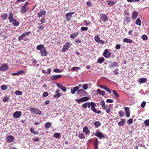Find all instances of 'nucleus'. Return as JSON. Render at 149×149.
I'll list each match as a JSON object with an SVG mask.
<instances>
[{
    "mask_svg": "<svg viewBox=\"0 0 149 149\" xmlns=\"http://www.w3.org/2000/svg\"><path fill=\"white\" fill-rule=\"evenodd\" d=\"M77 94L80 96H82L87 95V93L83 89H81L77 91Z\"/></svg>",
    "mask_w": 149,
    "mask_h": 149,
    "instance_id": "1",
    "label": "nucleus"
},
{
    "mask_svg": "<svg viewBox=\"0 0 149 149\" xmlns=\"http://www.w3.org/2000/svg\"><path fill=\"white\" fill-rule=\"evenodd\" d=\"M29 110L31 112L40 115L42 113L41 111L37 108H34L31 107L29 108Z\"/></svg>",
    "mask_w": 149,
    "mask_h": 149,
    "instance_id": "2",
    "label": "nucleus"
},
{
    "mask_svg": "<svg viewBox=\"0 0 149 149\" xmlns=\"http://www.w3.org/2000/svg\"><path fill=\"white\" fill-rule=\"evenodd\" d=\"M96 132V133L95 134V136L98 137L99 139H101L102 138H104L105 137L104 134L101 132L99 130H97Z\"/></svg>",
    "mask_w": 149,
    "mask_h": 149,
    "instance_id": "3",
    "label": "nucleus"
},
{
    "mask_svg": "<svg viewBox=\"0 0 149 149\" xmlns=\"http://www.w3.org/2000/svg\"><path fill=\"white\" fill-rule=\"evenodd\" d=\"M89 100V98L88 97H85L77 99L76 100V101L79 104L80 102H86L88 100Z\"/></svg>",
    "mask_w": 149,
    "mask_h": 149,
    "instance_id": "4",
    "label": "nucleus"
},
{
    "mask_svg": "<svg viewBox=\"0 0 149 149\" xmlns=\"http://www.w3.org/2000/svg\"><path fill=\"white\" fill-rule=\"evenodd\" d=\"M8 68V66L7 64H4L0 67V71H6Z\"/></svg>",
    "mask_w": 149,
    "mask_h": 149,
    "instance_id": "5",
    "label": "nucleus"
},
{
    "mask_svg": "<svg viewBox=\"0 0 149 149\" xmlns=\"http://www.w3.org/2000/svg\"><path fill=\"white\" fill-rule=\"evenodd\" d=\"M22 115V113L20 111H16L13 114V117L14 118H19Z\"/></svg>",
    "mask_w": 149,
    "mask_h": 149,
    "instance_id": "6",
    "label": "nucleus"
},
{
    "mask_svg": "<svg viewBox=\"0 0 149 149\" xmlns=\"http://www.w3.org/2000/svg\"><path fill=\"white\" fill-rule=\"evenodd\" d=\"M56 84L58 87L61 88L64 92H65L66 91V88L63 85L58 83H56Z\"/></svg>",
    "mask_w": 149,
    "mask_h": 149,
    "instance_id": "7",
    "label": "nucleus"
},
{
    "mask_svg": "<svg viewBox=\"0 0 149 149\" xmlns=\"http://www.w3.org/2000/svg\"><path fill=\"white\" fill-rule=\"evenodd\" d=\"M100 19L103 22H106L108 20V17L105 14H100Z\"/></svg>",
    "mask_w": 149,
    "mask_h": 149,
    "instance_id": "8",
    "label": "nucleus"
},
{
    "mask_svg": "<svg viewBox=\"0 0 149 149\" xmlns=\"http://www.w3.org/2000/svg\"><path fill=\"white\" fill-rule=\"evenodd\" d=\"M98 86L100 88L105 90L110 93L111 92V90L105 85H101Z\"/></svg>",
    "mask_w": 149,
    "mask_h": 149,
    "instance_id": "9",
    "label": "nucleus"
},
{
    "mask_svg": "<svg viewBox=\"0 0 149 149\" xmlns=\"http://www.w3.org/2000/svg\"><path fill=\"white\" fill-rule=\"evenodd\" d=\"M103 55L106 58H109L111 55V53L108 51V49H105L104 50Z\"/></svg>",
    "mask_w": 149,
    "mask_h": 149,
    "instance_id": "10",
    "label": "nucleus"
},
{
    "mask_svg": "<svg viewBox=\"0 0 149 149\" xmlns=\"http://www.w3.org/2000/svg\"><path fill=\"white\" fill-rule=\"evenodd\" d=\"M46 14V12L44 10L40 11V12L38 13L37 16L38 17H44L45 16Z\"/></svg>",
    "mask_w": 149,
    "mask_h": 149,
    "instance_id": "11",
    "label": "nucleus"
},
{
    "mask_svg": "<svg viewBox=\"0 0 149 149\" xmlns=\"http://www.w3.org/2000/svg\"><path fill=\"white\" fill-rule=\"evenodd\" d=\"M70 46V44L69 42H67L63 46L62 49V52H65L66 50L68 49Z\"/></svg>",
    "mask_w": 149,
    "mask_h": 149,
    "instance_id": "12",
    "label": "nucleus"
},
{
    "mask_svg": "<svg viewBox=\"0 0 149 149\" xmlns=\"http://www.w3.org/2000/svg\"><path fill=\"white\" fill-rule=\"evenodd\" d=\"M40 53L41 56H46L47 54L46 49L45 47L40 51Z\"/></svg>",
    "mask_w": 149,
    "mask_h": 149,
    "instance_id": "13",
    "label": "nucleus"
},
{
    "mask_svg": "<svg viewBox=\"0 0 149 149\" xmlns=\"http://www.w3.org/2000/svg\"><path fill=\"white\" fill-rule=\"evenodd\" d=\"M96 106L95 104H92L91 110L97 114H100L101 113V111L100 110H97L95 107Z\"/></svg>",
    "mask_w": 149,
    "mask_h": 149,
    "instance_id": "14",
    "label": "nucleus"
},
{
    "mask_svg": "<svg viewBox=\"0 0 149 149\" xmlns=\"http://www.w3.org/2000/svg\"><path fill=\"white\" fill-rule=\"evenodd\" d=\"M83 131L85 134L86 135H89L90 134V131L88 128L86 127H83Z\"/></svg>",
    "mask_w": 149,
    "mask_h": 149,
    "instance_id": "15",
    "label": "nucleus"
},
{
    "mask_svg": "<svg viewBox=\"0 0 149 149\" xmlns=\"http://www.w3.org/2000/svg\"><path fill=\"white\" fill-rule=\"evenodd\" d=\"M74 12H71L67 13L65 16L67 17L66 19L68 21H70L71 20V16L74 14Z\"/></svg>",
    "mask_w": 149,
    "mask_h": 149,
    "instance_id": "16",
    "label": "nucleus"
},
{
    "mask_svg": "<svg viewBox=\"0 0 149 149\" xmlns=\"http://www.w3.org/2000/svg\"><path fill=\"white\" fill-rule=\"evenodd\" d=\"M124 110L126 113V117H129L130 115V111L129 108L127 107H125L124 108Z\"/></svg>",
    "mask_w": 149,
    "mask_h": 149,
    "instance_id": "17",
    "label": "nucleus"
},
{
    "mask_svg": "<svg viewBox=\"0 0 149 149\" xmlns=\"http://www.w3.org/2000/svg\"><path fill=\"white\" fill-rule=\"evenodd\" d=\"M120 120L121 121L118 123V125L120 126H124L126 123L125 120L124 119L121 118Z\"/></svg>",
    "mask_w": 149,
    "mask_h": 149,
    "instance_id": "18",
    "label": "nucleus"
},
{
    "mask_svg": "<svg viewBox=\"0 0 149 149\" xmlns=\"http://www.w3.org/2000/svg\"><path fill=\"white\" fill-rule=\"evenodd\" d=\"M132 18L133 19H136L138 16V13L136 11H134L132 14Z\"/></svg>",
    "mask_w": 149,
    "mask_h": 149,
    "instance_id": "19",
    "label": "nucleus"
},
{
    "mask_svg": "<svg viewBox=\"0 0 149 149\" xmlns=\"http://www.w3.org/2000/svg\"><path fill=\"white\" fill-rule=\"evenodd\" d=\"M61 77V75H54L51 77V78L52 80H56Z\"/></svg>",
    "mask_w": 149,
    "mask_h": 149,
    "instance_id": "20",
    "label": "nucleus"
},
{
    "mask_svg": "<svg viewBox=\"0 0 149 149\" xmlns=\"http://www.w3.org/2000/svg\"><path fill=\"white\" fill-rule=\"evenodd\" d=\"M78 89L79 88L78 86L74 87L71 89V92L72 94H74Z\"/></svg>",
    "mask_w": 149,
    "mask_h": 149,
    "instance_id": "21",
    "label": "nucleus"
},
{
    "mask_svg": "<svg viewBox=\"0 0 149 149\" xmlns=\"http://www.w3.org/2000/svg\"><path fill=\"white\" fill-rule=\"evenodd\" d=\"M8 20L10 23H12L14 19H13V14L12 13H10L8 17Z\"/></svg>",
    "mask_w": 149,
    "mask_h": 149,
    "instance_id": "22",
    "label": "nucleus"
},
{
    "mask_svg": "<svg viewBox=\"0 0 149 149\" xmlns=\"http://www.w3.org/2000/svg\"><path fill=\"white\" fill-rule=\"evenodd\" d=\"M14 139V137L11 135L7 137V141L8 142H10L13 141Z\"/></svg>",
    "mask_w": 149,
    "mask_h": 149,
    "instance_id": "23",
    "label": "nucleus"
},
{
    "mask_svg": "<svg viewBox=\"0 0 149 149\" xmlns=\"http://www.w3.org/2000/svg\"><path fill=\"white\" fill-rule=\"evenodd\" d=\"M100 104L103 110H105L106 108V105H105L104 101L103 100H102L100 102Z\"/></svg>",
    "mask_w": 149,
    "mask_h": 149,
    "instance_id": "24",
    "label": "nucleus"
},
{
    "mask_svg": "<svg viewBox=\"0 0 149 149\" xmlns=\"http://www.w3.org/2000/svg\"><path fill=\"white\" fill-rule=\"evenodd\" d=\"M96 91L99 94L102 95H104L105 93V91L102 90H101L99 89H98Z\"/></svg>",
    "mask_w": 149,
    "mask_h": 149,
    "instance_id": "25",
    "label": "nucleus"
},
{
    "mask_svg": "<svg viewBox=\"0 0 149 149\" xmlns=\"http://www.w3.org/2000/svg\"><path fill=\"white\" fill-rule=\"evenodd\" d=\"M123 41L124 42L129 43H131L133 42L132 40L129 39L127 38H125L123 39Z\"/></svg>",
    "mask_w": 149,
    "mask_h": 149,
    "instance_id": "26",
    "label": "nucleus"
},
{
    "mask_svg": "<svg viewBox=\"0 0 149 149\" xmlns=\"http://www.w3.org/2000/svg\"><path fill=\"white\" fill-rule=\"evenodd\" d=\"M114 66H118V65L117 62H115L111 63L109 66V68H112Z\"/></svg>",
    "mask_w": 149,
    "mask_h": 149,
    "instance_id": "27",
    "label": "nucleus"
},
{
    "mask_svg": "<svg viewBox=\"0 0 149 149\" xmlns=\"http://www.w3.org/2000/svg\"><path fill=\"white\" fill-rule=\"evenodd\" d=\"M93 144L95 149H97L98 144V141L97 139H96L95 140Z\"/></svg>",
    "mask_w": 149,
    "mask_h": 149,
    "instance_id": "28",
    "label": "nucleus"
},
{
    "mask_svg": "<svg viewBox=\"0 0 149 149\" xmlns=\"http://www.w3.org/2000/svg\"><path fill=\"white\" fill-rule=\"evenodd\" d=\"M27 8L26 7H25L24 6H22V7L20 11L22 13H25L26 12Z\"/></svg>",
    "mask_w": 149,
    "mask_h": 149,
    "instance_id": "29",
    "label": "nucleus"
},
{
    "mask_svg": "<svg viewBox=\"0 0 149 149\" xmlns=\"http://www.w3.org/2000/svg\"><path fill=\"white\" fill-rule=\"evenodd\" d=\"M135 23L136 25H139V26L141 25V20L139 18H138L136 20Z\"/></svg>",
    "mask_w": 149,
    "mask_h": 149,
    "instance_id": "30",
    "label": "nucleus"
},
{
    "mask_svg": "<svg viewBox=\"0 0 149 149\" xmlns=\"http://www.w3.org/2000/svg\"><path fill=\"white\" fill-rule=\"evenodd\" d=\"M78 35V33L77 32L75 33H73L72 34H71L70 36V38L72 39H74Z\"/></svg>",
    "mask_w": 149,
    "mask_h": 149,
    "instance_id": "31",
    "label": "nucleus"
},
{
    "mask_svg": "<svg viewBox=\"0 0 149 149\" xmlns=\"http://www.w3.org/2000/svg\"><path fill=\"white\" fill-rule=\"evenodd\" d=\"M78 137L81 139H84L85 138L84 134L82 133H79V134L78 135Z\"/></svg>",
    "mask_w": 149,
    "mask_h": 149,
    "instance_id": "32",
    "label": "nucleus"
},
{
    "mask_svg": "<svg viewBox=\"0 0 149 149\" xmlns=\"http://www.w3.org/2000/svg\"><path fill=\"white\" fill-rule=\"evenodd\" d=\"M44 46L42 45H38L36 47V49L40 50H41L42 49H43L44 48Z\"/></svg>",
    "mask_w": 149,
    "mask_h": 149,
    "instance_id": "33",
    "label": "nucleus"
},
{
    "mask_svg": "<svg viewBox=\"0 0 149 149\" xmlns=\"http://www.w3.org/2000/svg\"><path fill=\"white\" fill-rule=\"evenodd\" d=\"M12 23L13 25L15 26H18L19 24V23L15 19H14Z\"/></svg>",
    "mask_w": 149,
    "mask_h": 149,
    "instance_id": "34",
    "label": "nucleus"
},
{
    "mask_svg": "<svg viewBox=\"0 0 149 149\" xmlns=\"http://www.w3.org/2000/svg\"><path fill=\"white\" fill-rule=\"evenodd\" d=\"M51 126V123L50 122H47L45 124V127L46 129L50 128Z\"/></svg>",
    "mask_w": 149,
    "mask_h": 149,
    "instance_id": "35",
    "label": "nucleus"
},
{
    "mask_svg": "<svg viewBox=\"0 0 149 149\" xmlns=\"http://www.w3.org/2000/svg\"><path fill=\"white\" fill-rule=\"evenodd\" d=\"M147 81L146 78H141L139 80V82L140 83L142 84L146 82Z\"/></svg>",
    "mask_w": 149,
    "mask_h": 149,
    "instance_id": "36",
    "label": "nucleus"
},
{
    "mask_svg": "<svg viewBox=\"0 0 149 149\" xmlns=\"http://www.w3.org/2000/svg\"><path fill=\"white\" fill-rule=\"evenodd\" d=\"M95 104V103L93 102H87V107H88V108H89L91 106V107H92V104Z\"/></svg>",
    "mask_w": 149,
    "mask_h": 149,
    "instance_id": "37",
    "label": "nucleus"
},
{
    "mask_svg": "<svg viewBox=\"0 0 149 149\" xmlns=\"http://www.w3.org/2000/svg\"><path fill=\"white\" fill-rule=\"evenodd\" d=\"M104 60V59L103 58H99L98 59V62L100 63H102Z\"/></svg>",
    "mask_w": 149,
    "mask_h": 149,
    "instance_id": "38",
    "label": "nucleus"
},
{
    "mask_svg": "<svg viewBox=\"0 0 149 149\" xmlns=\"http://www.w3.org/2000/svg\"><path fill=\"white\" fill-rule=\"evenodd\" d=\"M82 88L84 90H86L88 88V84H84L82 86Z\"/></svg>",
    "mask_w": 149,
    "mask_h": 149,
    "instance_id": "39",
    "label": "nucleus"
},
{
    "mask_svg": "<svg viewBox=\"0 0 149 149\" xmlns=\"http://www.w3.org/2000/svg\"><path fill=\"white\" fill-rule=\"evenodd\" d=\"M15 94L17 95H21L22 94V92L20 91L17 90L15 91Z\"/></svg>",
    "mask_w": 149,
    "mask_h": 149,
    "instance_id": "40",
    "label": "nucleus"
},
{
    "mask_svg": "<svg viewBox=\"0 0 149 149\" xmlns=\"http://www.w3.org/2000/svg\"><path fill=\"white\" fill-rule=\"evenodd\" d=\"M1 18H3L4 20L6 19L8 17V15L6 13H4L1 16Z\"/></svg>",
    "mask_w": 149,
    "mask_h": 149,
    "instance_id": "41",
    "label": "nucleus"
},
{
    "mask_svg": "<svg viewBox=\"0 0 149 149\" xmlns=\"http://www.w3.org/2000/svg\"><path fill=\"white\" fill-rule=\"evenodd\" d=\"M54 136L56 138H59L61 136L60 134L59 133H55L54 134Z\"/></svg>",
    "mask_w": 149,
    "mask_h": 149,
    "instance_id": "42",
    "label": "nucleus"
},
{
    "mask_svg": "<svg viewBox=\"0 0 149 149\" xmlns=\"http://www.w3.org/2000/svg\"><path fill=\"white\" fill-rule=\"evenodd\" d=\"M106 107V108L105 109H106V112L107 113H109L110 112L111 107L107 106Z\"/></svg>",
    "mask_w": 149,
    "mask_h": 149,
    "instance_id": "43",
    "label": "nucleus"
},
{
    "mask_svg": "<svg viewBox=\"0 0 149 149\" xmlns=\"http://www.w3.org/2000/svg\"><path fill=\"white\" fill-rule=\"evenodd\" d=\"M125 21L127 23H129L130 22V18L129 17H126L125 18Z\"/></svg>",
    "mask_w": 149,
    "mask_h": 149,
    "instance_id": "44",
    "label": "nucleus"
},
{
    "mask_svg": "<svg viewBox=\"0 0 149 149\" xmlns=\"http://www.w3.org/2000/svg\"><path fill=\"white\" fill-rule=\"evenodd\" d=\"M79 69L80 68L79 67H75L72 68L71 70L73 71H75L79 70Z\"/></svg>",
    "mask_w": 149,
    "mask_h": 149,
    "instance_id": "45",
    "label": "nucleus"
},
{
    "mask_svg": "<svg viewBox=\"0 0 149 149\" xmlns=\"http://www.w3.org/2000/svg\"><path fill=\"white\" fill-rule=\"evenodd\" d=\"M94 125L95 126L98 127L101 124L99 121H97L94 123Z\"/></svg>",
    "mask_w": 149,
    "mask_h": 149,
    "instance_id": "46",
    "label": "nucleus"
},
{
    "mask_svg": "<svg viewBox=\"0 0 149 149\" xmlns=\"http://www.w3.org/2000/svg\"><path fill=\"white\" fill-rule=\"evenodd\" d=\"M113 92L115 97H119V95L117 93V92H116V90H113Z\"/></svg>",
    "mask_w": 149,
    "mask_h": 149,
    "instance_id": "47",
    "label": "nucleus"
},
{
    "mask_svg": "<svg viewBox=\"0 0 149 149\" xmlns=\"http://www.w3.org/2000/svg\"><path fill=\"white\" fill-rule=\"evenodd\" d=\"M118 113L121 117H123L125 114V113L122 111H119L118 112Z\"/></svg>",
    "mask_w": 149,
    "mask_h": 149,
    "instance_id": "48",
    "label": "nucleus"
},
{
    "mask_svg": "<svg viewBox=\"0 0 149 149\" xmlns=\"http://www.w3.org/2000/svg\"><path fill=\"white\" fill-rule=\"evenodd\" d=\"M7 88V86L6 85H3L1 86V89L3 90H6Z\"/></svg>",
    "mask_w": 149,
    "mask_h": 149,
    "instance_id": "49",
    "label": "nucleus"
},
{
    "mask_svg": "<svg viewBox=\"0 0 149 149\" xmlns=\"http://www.w3.org/2000/svg\"><path fill=\"white\" fill-rule=\"evenodd\" d=\"M115 3V2L114 1H108V4L109 5L112 6Z\"/></svg>",
    "mask_w": 149,
    "mask_h": 149,
    "instance_id": "50",
    "label": "nucleus"
},
{
    "mask_svg": "<svg viewBox=\"0 0 149 149\" xmlns=\"http://www.w3.org/2000/svg\"><path fill=\"white\" fill-rule=\"evenodd\" d=\"M56 94L54 95L53 97L55 98H58L59 97L61 96V94L60 93H57Z\"/></svg>",
    "mask_w": 149,
    "mask_h": 149,
    "instance_id": "51",
    "label": "nucleus"
},
{
    "mask_svg": "<svg viewBox=\"0 0 149 149\" xmlns=\"http://www.w3.org/2000/svg\"><path fill=\"white\" fill-rule=\"evenodd\" d=\"M133 122V120L132 118H130L127 121V123L128 124H132Z\"/></svg>",
    "mask_w": 149,
    "mask_h": 149,
    "instance_id": "52",
    "label": "nucleus"
},
{
    "mask_svg": "<svg viewBox=\"0 0 149 149\" xmlns=\"http://www.w3.org/2000/svg\"><path fill=\"white\" fill-rule=\"evenodd\" d=\"M94 39L95 41L97 42H98L100 39L99 36H95L94 37Z\"/></svg>",
    "mask_w": 149,
    "mask_h": 149,
    "instance_id": "53",
    "label": "nucleus"
},
{
    "mask_svg": "<svg viewBox=\"0 0 149 149\" xmlns=\"http://www.w3.org/2000/svg\"><path fill=\"white\" fill-rule=\"evenodd\" d=\"M9 99V97H8L6 96L4 97L3 99V101L4 102H6Z\"/></svg>",
    "mask_w": 149,
    "mask_h": 149,
    "instance_id": "54",
    "label": "nucleus"
},
{
    "mask_svg": "<svg viewBox=\"0 0 149 149\" xmlns=\"http://www.w3.org/2000/svg\"><path fill=\"white\" fill-rule=\"evenodd\" d=\"M53 71L54 72L56 73H59L62 72V71L58 69H55Z\"/></svg>",
    "mask_w": 149,
    "mask_h": 149,
    "instance_id": "55",
    "label": "nucleus"
},
{
    "mask_svg": "<svg viewBox=\"0 0 149 149\" xmlns=\"http://www.w3.org/2000/svg\"><path fill=\"white\" fill-rule=\"evenodd\" d=\"M144 124L146 125L149 126V119L145 120Z\"/></svg>",
    "mask_w": 149,
    "mask_h": 149,
    "instance_id": "56",
    "label": "nucleus"
},
{
    "mask_svg": "<svg viewBox=\"0 0 149 149\" xmlns=\"http://www.w3.org/2000/svg\"><path fill=\"white\" fill-rule=\"evenodd\" d=\"M88 29L87 27L83 26L81 27V31H87Z\"/></svg>",
    "mask_w": 149,
    "mask_h": 149,
    "instance_id": "57",
    "label": "nucleus"
},
{
    "mask_svg": "<svg viewBox=\"0 0 149 149\" xmlns=\"http://www.w3.org/2000/svg\"><path fill=\"white\" fill-rule=\"evenodd\" d=\"M24 37V36H23V35L22 34L21 36H19L18 38V40L19 41H21L23 39Z\"/></svg>",
    "mask_w": 149,
    "mask_h": 149,
    "instance_id": "58",
    "label": "nucleus"
},
{
    "mask_svg": "<svg viewBox=\"0 0 149 149\" xmlns=\"http://www.w3.org/2000/svg\"><path fill=\"white\" fill-rule=\"evenodd\" d=\"M30 31H28L27 32H25L24 33L22 34L23 36H24V37H25L27 35H28L31 33Z\"/></svg>",
    "mask_w": 149,
    "mask_h": 149,
    "instance_id": "59",
    "label": "nucleus"
},
{
    "mask_svg": "<svg viewBox=\"0 0 149 149\" xmlns=\"http://www.w3.org/2000/svg\"><path fill=\"white\" fill-rule=\"evenodd\" d=\"M49 95L48 93L47 92H44L42 94V96L44 97H46L48 96Z\"/></svg>",
    "mask_w": 149,
    "mask_h": 149,
    "instance_id": "60",
    "label": "nucleus"
},
{
    "mask_svg": "<svg viewBox=\"0 0 149 149\" xmlns=\"http://www.w3.org/2000/svg\"><path fill=\"white\" fill-rule=\"evenodd\" d=\"M146 104V102L145 101H143L141 104V106L143 108L145 107Z\"/></svg>",
    "mask_w": 149,
    "mask_h": 149,
    "instance_id": "61",
    "label": "nucleus"
},
{
    "mask_svg": "<svg viewBox=\"0 0 149 149\" xmlns=\"http://www.w3.org/2000/svg\"><path fill=\"white\" fill-rule=\"evenodd\" d=\"M106 102L109 103H112L113 102V101L111 99H108L106 100Z\"/></svg>",
    "mask_w": 149,
    "mask_h": 149,
    "instance_id": "62",
    "label": "nucleus"
},
{
    "mask_svg": "<svg viewBox=\"0 0 149 149\" xmlns=\"http://www.w3.org/2000/svg\"><path fill=\"white\" fill-rule=\"evenodd\" d=\"M17 72L18 73L19 75L21 74H23L25 73V72L22 70L19 71Z\"/></svg>",
    "mask_w": 149,
    "mask_h": 149,
    "instance_id": "63",
    "label": "nucleus"
},
{
    "mask_svg": "<svg viewBox=\"0 0 149 149\" xmlns=\"http://www.w3.org/2000/svg\"><path fill=\"white\" fill-rule=\"evenodd\" d=\"M142 38V39L144 40H147L148 39V38L145 35H143Z\"/></svg>",
    "mask_w": 149,
    "mask_h": 149,
    "instance_id": "64",
    "label": "nucleus"
}]
</instances>
